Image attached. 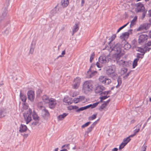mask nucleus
I'll return each mask as SVG.
<instances>
[{
    "label": "nucleus",
    "instance_id": "f257e3e1",
    "mask_svg": "<svg viewBox=\"0 0 151 151\" xmlns=\"http://www.w3.org/2000/svg\"><path fill=\"white\" fill-rule=\"evenodd\" d=\"M93 89V82L90 80L85 81L83 86L82 91L86 94H87L92 91Z\"/></svg>",
    "mask_w": 151,
    "mask_h": 151
},
{
    "label": "nucleus",
    "instance_id": "f03ea898",
    "mask_svg": "<svg viewBox=\"0 0 151 151\" xmlns=\"http://www.w3.org/2000/svg\"><path fill=\"white\" fill-rule=\"evenodd\" d=\"M136 12H142V16L141 19H143L145 17L147 11L145 10L143 5L141 3H139L137 4V8L135 9Z\"/></svg>",
    "mask_w": 151,
    "mask_h": 151
},
{
    "label": "nucleus",
    "instance_id": "7ed1b4c3",
    "mask_svg": "<svg viewBox=\"0 0 151 151\" xmlns=\"http://www.w3.org/2000/svg\"><path fill=\"white\" fill-rule=\"evenodd\" d=\"M150 27V24L147 23H145L141 25L137 29V31H143L144 33L148 32L150 37H151V32L148 31L147 30Z\"/></svg>",
    "mask_w": 151,
    "mask_h": 151
},
{
    "label": "nucleus",
    "instance_id": "20e7f679",
    "mask_svg": "<svg viewBox=\"0 0 151 151\" xmlns=\"http://www.w3.org/2000/svg\"><path fill=\"white\" fill-rule=\"evenodd\" d=\"M9 4V1L8 0L6 1L5 4L4 8L2 9V13L0 17V21H1L3 20L6 16L7 13V8Z\"/></svg>",
    "mask_w": 151,
    "mask_h": 151
},
{
    "label": "nucleus",
    "instance_id": "39448f33",
    "mask_svg": "<svg viewBox=\"0 0 151 151\" xmlns=\"http://www.w3.org/2000/svg\"><path fill=\"white\" fill-rule=\"evenodd\" d=\"M115 67L114 65L106 67L105 68L106 73L108 76H112L115 71Z\"/></svg>",
    "mask_w": 151,
    "mask_h": 151
},
{
    "label": "nucleus",
    "instance_id": "423d86ee",
    "mask_svg": "<svg viewBox=\"0 0 151 151\" xmlns=\"http://www.w3.org/2000/svg\"><path fill=\"white\" fill-rule=\"evenodd\" d=\"M32 113V110L29 109L27 111V113H24L23 116L25 121L26 122V124H28L30 122L32 119L31 115Z\"/></svg>",
    "mask_w": 151,
    "mask_h": 151
},
{
    "label": "nucleus",
    "instance_id": "0eeeda50",
    "mask_svg": "<svg viewBox=\"0 0 151 151\" xmlns=\"http://www.w3.org/2000/svg\"><path fill=\"white\" fill-rule=\"evenodd\" d=\"M115 59L116 63L120 65H122L124 66H127L126 63L127 62L122 59V58L120 56V54H118L116 55L114 57Z\"/></svg>",
    "mask_w": 151,
    "mask_h": 151
},
{
    "label": "nucleus",
    "instance_id": "6e6552de",
    "mask_svg": "<svg viewBox=\"0 0 151 151\" xmlns=\"http://www.w3.org/2000/svg\"><path fill=\"white\" fill-rule=\"evenodd\" d=\"M148 38V36L147 35H141L139 37L138 42L141 45L145 43L146 42Z\"/></svg>",
    "mask_w": 151,
    "mask_h": 151
},
{
    "label": "nucleus",
    "instance_id": "1a4fd4ad",
    "mask_svg": "<svg viewBox=\"0 0 151 151\" xmlns=\"http://www.w3.org/2000/svg\"><path fill=\"white\" fill-rule=\"evenodd\" d=\"M47 104L49 108L53 109L55 107L57 104V101L55 99L50 98V101H49Z\"/></svg>",
    "mask_w": 151,
    "mask_h": 151
},
{
    "label": "nucleus",
    "instance_id": "9d476101",
    "mask_svg": "<svg viewBox=\"0 0 151 151\" xmlns=\"http://www.w3.org/2000/svg\"><path fill=\"white\" fill-rule=\"evenodd\" d=\"M28 99L31 102L34 101L35 98V94L34 91L32 90H29L27 93Z\"/></svg>",
    "mask_w": 151,
    "mask_h": 151
},
{
    "label": "nucleus",
    "instance_id": "9b49d317",
    "mask_svg": "<svg viewBox=\"0 0 151 151\" xmlns=\"http://www.w3.org/2000/svg\"><path fill=\"white\" fill-rule=\"evenodd\" d=\"M132 29H130L128 32H125L122 34L120 36V38L123 40H125L127 39L129 37V35L132 33Z\"/></svg>",
    "mask_w": 151,
    "mask_h": 151
},
{
    "label": "nucleus",
    "instance_id": "f8f14e48",
    "mask_svg": "<svg viewBox=\"0 0 151 151\" xmlns=\"http://www.w3.org/2000/svg\"><path fill=\"white\" fill-rule=\"evenodd\" d=\"M74 83L73 88L74 89H77L79 87L81 82V79L79 78H76L74 80Z\"/></svg>",
    "mask_w": 151,
    "mask_h": 151
},
{
    "label": "nucleus",
    "instance_id": "ddd939ff",
    "mask_svg": "<svg viewBox=\"0 0 151 151\" xmlns=\"http://www.w3.org/2000/svg\"><path fill=\"white\" fill-rule=\"evenodd\" d=\"M105 90V88L103 86L99 85L97 86L95 89V92L96 93H99Z\"/></svg>",
    "mask_w": 151,
    "mask_h": 151
},
{
    "label": "nucleus",
    "instance_id": "4468645a",
    "mask_svg": "<svg viewBox=\"0 0 151 151\" xmlns=\"http://www.w3.org/2000/svg\"><path fill=\"white\" fill-rule=\"evenodd\" d=\"M118 45L117 44L116 45H114L112 46L110 45V46L111 50H114L118 53H119L121 51V49L120 47H119Z\"/></svg>",
    "mask_w": 151,
    "mask_h": 151
},
{
    "label": "nucleus",
    "instance_id": "2eb2a0df",
    "mask_svg": "<svg viewBox=\"0 0 151 151\" xmlns=\"http://www.w3.org/2000/svg\"><path fill=\"white\" fill-rule=\"evenodd\" d=\"M97 72L96 71H94L93 72H91V68L89 69V70L88 71L87 73V77L88 78H90L93 76L95 75L96 74Z\"/></svg>",
    "mask_w": 151,
    "mask_h": 151
},
{
    "label": "nucleus",
    "instance_id": "dca6fc26",
    "mask_svg": "<svg viewBox=\"0 0 151 151\" xmlns=\"http://www.w3.org/2000/svg\"><path fill=\"white\" fill-rule=\"evenodd\" d=\"M142 123L140 124L139 125V124L137 125L136 126V127H137V128H138L137 129H135L134 131V133L132 135H131L130 136V137H132L134 136H135L136 134L138 133L140 129V127H141V125L142 124Z\"/></svg>",
    "mask_w": 151,
    "mask_h": 151
},
{
    "label": "nucleus",
    "instance_id": "f3484780",
    "mask_svg": "<svg viewBox=\"0 0 151 151\" xmlns=\"http://www.w3.org/2000/svg\"><path fill=\"white\" fill-rule=\"evenodd\" d=\"M99 62L102 64H105L107 62L105 57L101 56L99 58Z\"/></svg>",
    "mask_w": 151,
    "mask_h": 151
},
{
    "label": "nucleus",
    "instance_id": "a211bd4d",
    "mask_svg": "<svg viewBox=\"0 0 151 151\" xmlns=\"http://www.w3.org/2000/svg\"><path fill=\"white\" fill-rule=\"evenodd\" d=\"M27 129V128L26 125L21 124L19 127V131L20 132H25Z\"/></svg>",
    "mask_w": 151,
    "mask_h": 151
},
{
    "label": "nucleus",
    "instance_id": "6ab92c4d",
    "mask_svg": "<svg viewBox=\"0 0 151 151\" xmlns=\"http://www.w3.org/2000/svg\"><path fill=\"white\" fill-rule=\"evenodd\" d=\"M42 99L43 102L46 104H47L50 100L49 97L46 95H43Z\"/></svg>",
    "mask_w": 151,
    "mask_h": 151
},
{
    "label": "nucleus",
    "instance_id": "aec40b11",
    "mask_svg": "<svg viewBox=\"0 0 151 151\" xmlns=\"http://www.w3.org/2000/svg\"><path fill=\"white\" fill-rule=\"evenodd\" d=\"M106 78L107 77L106 76H101L99 77V80L100 82L102 83L103 84H105Z\"/></svg>",
    "mask_w": 151,
    "mask_h": 151
},
{
    "label": "nucleus",
    "instance_id": "412c9836",
    "mask_svg": "<svg viewBox=\"0 0 151 151\" xmlns=\"http://www.w3.org/2000/svg\"><path fill=\"white\" fill-rule=\"evenodd\" d=\"M137 19V16H135L131 22L130 26V27H132L133 26L134 24H136Z\"/></svg>",
    "mask_w": 151,
    "mask_h": 151
},
{
    "label": "nucleus",
    "instance_id": "4be33fe9",
    "mask_svg": "<svg viewBox=\"0 0 151 151\" xmlns=\"http://www.w3.org/2000/svg\"><path fill=\"white\" fill-rule=\"evenodd\" d=\"M42 114L43 117L48 116L49 115V113L47 110L44 109L42 111Z\"/></svg>",
    "mask_w": 151,
    "mask_h": 151
},
{
    "label": "nucleus",
    "instance_id": "5701e85b",
    "mask_svg": "<svg viewBox=\"0 0 151 151\" xmlns=\"http://www.w3.org/2000/svg\"><path fill=\"white\" fill-rule=\"evenodd\" d=\"M20 96L22 101L24 103H25L27 100V97L25 95L22 93L21 91L20 92Z\"/></svg>",
    "mask_w": 151,
    "mask_h": 151
},
{
    "label": "nucleus",
    "instance_id": "b1692460",
    "mask_svg": "<svg viewBox=\"0 0 151 151\" xmlns=\"http://www.w3.org/2000/svg\"><path fill=\"white\" fill-rule=\"evenodd\" d=\"M69 0H62L61 4L62 6L64 7L67 6L69 4Z\"/></svg>",
    "mask_w": 151,
    "mask_h": 151
},
{
    "label": "nucleus",
    "instance_id": "393cba45",
    "mask_svg": "<svg viewBox=\"0 0 151 151\" xmlns=\"http://www.w3.org/2000/svg\"><path fill=\"white\" fill-rule=\"evenodd\" d=\"M79 29V27L77 24H75L73 27L72 29L73 33L72 35H73L74 33L78 31Z\"/></svg>",
    "mask_w": 151,
    "mask_h": 151
},
{
    "label": "nucleus",
    "instance_id": "a878e982",
    "mask_svg": "<svg viewBox=\"0 0 151 151\" xmlns=\"http://www.w3.org/2000/svg\"><path fill=\"white\" fill-rule=\"evenodd\" d=\"M68 114L66 113H64L63 114L59 115L58 117V120H61L63 119L66 116H67Z\"/></svg>",
    "mask_w": 151,
    "mask_h": 151
},
{
    "label": "nucleus",
    "instance_id": "bb28decb",
    "mask_svg": "<svg viewBox=\"0 0 151 151\" xmlns=\"http://www.w3.org/2000/svg\"><path fill=\"white\" fill-rule=\"evenodd\" d=\"M63 101L65 102L64 104L66 105H68L71 104V102L70 101V100L66 98H65L64 99Z\"/></svg>",
    "mask_w": 151,
    "mask_h": 151
},
{
    "label": "nucleus",
    "instance_id": "cd10ccee",
    "mask_svg": "<svg viewBox=\"0 0 151 151\" xmlns=\"http://www.w3.org/2000/svg\"><path fill=\"white\" fill-rule=\"evenodd\" d=\"M136 50L137 51L143 54H145V50L143 48L137 47L136 48Z\"/></svg>",
    "mask_w": 151,
    "mask_h": 151
},
{
    "label": "nucleus",
    "instance_id": "c85d7f7f",
    "mask_svg": "<svg viewBox=\"0 0 151 151\" xmlns=\"http://www.w3.org/2000/svg\"><path fill=\"white\" fill-rule=\"evenodd\" d=\"M130 137H131L129 136L127 137V138H124L122 142L125 144L126 143V145L131 140Z\"/></svg>",
    "mask_w": 151,
    "mask_h": 151
},
{
    "label": "nucleus",
    "instance_id": "c756f323",
    "mask_svg": "<svg viewBox=\"0 0 151 151\" xmlns=\"http://www.w3.org/2000/svg\"><path fill=\"white\" fill-rule=\"evenodd\" d=\"M138 60L136 58L135 59L133 63V68H134L137 65V62Z\"/></svg>",
    "mask_w": 151,
    "mask_h": 151
},
{
    "label": "nucleus",
    "instance_id": "7c9ffc66",
    "mask_svg": "<svg viewBox=\"0 0 151 151\" xmlns=\"http://www.w3.org/2000/svg\"><path fill=\"white\" fill-rule=\"evenodd\" d=\"M99 103V102H97L95 103H93V104H89L90 108L91 109H93L96 107Z\"/></svg>",
    "mask_w": 151,
    "mask_h": 151
},
{
    "label": "nucleus",
    "instance_id": "2f4dec72",
    "mask_svg": "<svg viewBox=\"0 0 151 151\" xmlns=\"http://www.w3.org/2000/svg\"><path fill=\"white\" fill-rule=\"evenodd\" d=\"M33 119L36 121H38L39 120V117L37 114L35 112H34L33 114L32 115Z\"/></svg>",
    "mask_w": 151,
    "mask_h": 151
},
{
    "label": "nucleus",
    "instance_id": "473e14b6",
    "mask_svg": "<svg viewBox=\"0 0 151 151\" xmlns=\"http://www.w3.org/2000/svg\"><path fill=\"white\" fill-rule=\"evenodd\" d=\"M144 54H140L139 53H137V58H136L139 60V58L142 59L143 58Z\"/></svg>",
    "mask_w": 151,
    "mask_h": 151
},
{
    "label": "nucleus",
    "instance_id": "72a5a7b5",
    "mask_svg": "<svg viewBox=\"0 0 151 151\" xmlns=\"http://www.w3.org/2000/svg\"><path fill=\"white\" fill-rule=\"evenodd\" d=\"M116 37V34H114L111 37L110 40H111L109 42V45L110 46L111 45V42L113 40H114V39Z\"/></svg>",
    "mask_w": 151,
    "mask_h": 151
},
{
    "label": "nucleus",
    "instance_id": "f704fd0d",
    "mask_svg": "<svg viewBox=\"0 0 151 151\" xmlns=\"http://www.w3.org/2000/svg\"><path fill=\"white\" fill-rule=\"evenodd\" d=\"M131 47V45L128 43H127L125 44L124 46V48L125 49L128 50Z\"/></svg>",
    "mask_w": 151,
    "mask_h": 151
},
{
    "label": "nucleus",
    "instance_id": "c9c22d12",
    "mask_svg": "<svg viewBox=\"0 0 151 151\" xmlns=\"http://www.w3.org/2000/svg\"><path fill=\"white\" fill-rule=\"evenodd\" d=\"M79 101H81L82 102H84L85 101V97L84 96H80L78 98Z\"/></svg>",
    "mask_w": 151,
    "mask_h": 151
},
{
    "label": "nucleus",
    "instance_id": "e433bc0d",
    "mask_svg": "<svg viewBox=\"0 0 151 151\" xmlns=\"http://www.w3.org/2000/svg\"><path fill=\"white\" fill-rule=\"evenodd\" d=\"M6 115V114L4 112V111L2 110H0V116L1 117H3Z\"/></svg>",
    "mask_w": 151,
    "mask_h": 151
},
{
    "label": "nucleus",
    "instance_id": "4c0bfd02",
    "mask_svg": "<svg viewBox=\"0 0 151 151\" xmlns=\"http://www.w3.org/2000/svg\"><path fill=\"white\" fill-rule=\"evenodd\" d=\"M97 114H93L91 116L89 117L88 118V119L90 120H92L95 119L96 117Z\"/></svg>",
    "mask_w": 151,
    "mask_h": 151
},
{
    "label": "nucleus",
    "instance_id": "58836bf2",
    "mask_svg": "<svg viewBox=\"0 0 151 151\" xmlns=\"http://www.w3.org/2000/svg\"><path fill=\"white\" fill-rule=\"evenodd\" d=\"M117 82L118 85L116 86V87L117 88H118L120 86V85H121L122 83V80L120 78H118Z\"/></svg>",
    "mask_w": 151,
    "mask_h": 151
},
{
    "label": "nucleus",
    "instance_id": "ea45409f",
    "mask_svg": "<svg viewBox=\"0 0 151 151\" xmlns=\"http://www.w3.org/2000/svg\"><path fill=\"white\" fill-rule=\"evenodd\" d=\"M106 105L104 103L99 108V110L100 111H102L103 109L106 106Z\"/></svg>",
    "mask_w": 151,
    "mask_h": 151
},
{
    "label": "nucleus",
    "instance_id": "a19ab883",
    "mask_svg": "<svg viewBox=\"0 0 151 151\" xmlns=\"http://www.w3.org/2000/svg\"><path fill=\"white\" fill-rule=\"evenodd\" d=\"M129 22H128L126 24H124L123 26H122V27L119 28L117 32V33H118V32H119L121 30H122V29H123L125 27H126L129 24Z\"/></svg>",
    "mask_w": 151,
    "mask_h": 151
},
{
    "label": "nucleus",
    "instance_id": "79ce46f5",
    "mask_svg": "<svg viewBox=\"0 0 151 151\" xmlns=\"http://www.w3.org/2000/svg\"><path fill=\"white\" fill-rule=\"evenodd\" d=\"M148 46H148L146 44L145 45L144 47V49L145 50V52L147 51H149L151 49V48L149 47Z\"/></svg>",
    "mask_w": 151,
    "mask_h": 151
},
{
    "label": "nucleus",
    "instance_id": "37998d69",
    "mask_svg": "<svg viewBox=\"0 0 151 151\" xmlns=\"http://www.w3.org/2000/svg\"><path fill=\"white\" fill-rule=\"evenodd\" d=\"M109 96H105L100 97L99 99H100V101H102L104 100L109 97Z\"/></svg>",
    "mask_w": 151,
    "mask_h": 151
},
{
    "label": "nucleus",
    "instance_id": "c03bdc74",
    "mask_svg": "<svg viewBox=\"0 0 151 151\" xmlns=\"http://www.w3.org/2000/svg\"><path fill=\"white\" fill-rule=\"evenodd\" d=\"M91 123V122H88L86 123L85 124H83L81 126V128H83L85 127H87L89 124H90Z\"/></svg>",
    "mask_w": 151,
    "mask_h": 151
},
{
    "label": "nucleus",
    "instance_id": "a18cd8bd",
    "mask_svg": "<svg viewBox=\"0 0 151 151\" xmlns=\"http://www.w3.org/2000/svg\"><path fill=\"white\" fill-rule=\"evenodd\" d=\"M127 69L126 68H123L121 70V73L123 74H125L127 72Z\"/></svg>",
    "mask_w": 151,
    "mask_h": 151
},
{
    "label": "nucleus",
    "instance_id": "49530a36",
    "mask_svg": "<svg viewBox=\"0 0 151 151\" xmlns=\"http://www.w3.org/2000/svg\"><path fill=\"white\" fill-rule=\"evenodd\" d=\"M126 145V143H124L123 142L121 143L119 147V149L121 150Z\"/></svg>",
    "mask_w": 151,
    "mask_h": 151
},
{
    "label": "nucleus",
    "instance_id": "de8ad7c7",
    "mask_svg": "<svg viewBox=\"0 0 151 151\" xmlns=\"http://www.w3.org/2000/svg\"><path fill=\"white\" fill-rule=\"evenodd\" d=\"M96 65L98 68H101L103 66L102 64L100 63L99 61L96 62Z\"/></svg>",
    "mask_w": 151,
    "mask_h": 151
},
{
    "label": "nucleus",
    "instance_id": "09e8293b",
    "mask_svg": "<svg viewBox=\"0 0 151 151\" xmlns=\"http://www.w3.org/2000/svg\"><path fill=\"white\" fill-rule=\"evenodd\" d=\"M95 55V53L94 52H93L91 55V56L90 58V62L91 63L93 59L94 58V56Z\"/></svg>",
    "mask_w": 151,
    "mask_h": 151
},
{
    "label": "nucleus",
    "instance_id": "8fccbe9b",
    "mask_svg": "<svg viewBox=\"0 0 151 151\" xmlns=\"http://www.w3.org/2000/svg\"><path fill=\"white\" fill-rule=\"evenodd\" d=\"M111 82V80L108 78H107L105 84L106 85H108Z\"/></svg>",
    "mask_w": 151,
    "mask_h": 151
},
{
    "label": "nucleus",
    "instance_id": "3c124183",
    "mask_svg": "<svg viewBox=\"0 0 151 151\" xmlns=\"http://www.w3.org/2000/svg\"><path fill=\"white\" fill-rule=\"evenodd\" d=\"M93 128V127L92 126H91L90 127H89L88 128L87 130L86 131L87 133H89L92 130Z\"/></svg>",
    "mask_w": 151,
    "mask_h": 151
},
{
    "label": "nucleus",
    "instance_id": "603ef678",
    "mask_svg": "<svg viewBox=\"0 0 151 151\" xmlns=\"http://www.w3.org/2000/svg\"><path fill=\"white\" fill-rule=\"evenodd\" d=\"M73 101L75 103H77L80 102L79 99L78 98H75L73 99Z\"/></svg>",
    "mask_w": 151,
    "mask_h": 151
},
{
    "label": "nucleus",
    "instance_id": "864d4df0",
    "mask_svg": "<svg viewBox=\"0 0 151 151\" xmlns=\"http://www.w3.org/2000/svg\"><path fill=\"white\" fill-rule=\"evenodd\" d=\"M84 110V107H82L80 108L79 109H77L76 112H78L80 111H83Z\"/></svg>",
    "mask_w": 151,
    "mask_h": 151
},
{
    "label": "nucleus",
    "instance_id": "5fc2aeb1",
    "mask_svg": "<svg viewBox=\"0 0 151 151\" xmlns=\"http://www.w3.org/2000/svg\"><path fill=\"white\" fill-rule=\"evenodd\" d=\"M147 147L146 146L143 145L142 147V151H146Z\"/></svg>",
    "mask_w": 151,
    "mask_h": 151
},
{
    "label": "nucleus",
    "instance_id": "6e6d98bb",
    "mask_svg": "<svg viewBox=\"0 0 151 151\" xmlns=\"http://www.w3.org/2000/svg\"><path fill=\"white\" fill-rule=\"evenodd\" d=\"M130 73V72H129L127 73L126 74H125V75L124 76H123L124 78V79L127 78L128 76L129 75Z\"/></svg>",
    "mask_w": 151,
    "mask_h": 151
},
{
    "label": "nucleus",
    "instance_id": "4d7b16f0",
    "mask_svg": "<svg viewBox=\"0 0 151 151\" xmlns=\"http://www.w3.org/2000/svg\"><path fill=\"white\" fill-rule=\"evenodd\" d=\"M34 50V48L33 47H31L30 50L29 51V52L30 53L32 54L33 53Z\"/></svg>",
    "mask_w": 151,
    "mask_h": 151
},
{
    "label": "nucleus",
    "instance_id": "13d9d810",
    "mask_svg": "<svg viewBox=\"0 0 151 151\" xmlns=\"http://www.w3.org/2000/svg\"><path fill=\"white\" fill-rule=\"evenodd\" d=\"M23 108L24 109H27L28 108V106L25 104H23Z\"/></svg>",
    "mask_w": 151,
    "mask_h": 151
},
{
    "label": "nucleus",
    "instance_id": "bf43d9fd",
    "mask_svg": "<svg viewBox=\"0 0 151 151\" xmlns=\"http://www.w3.org/2000/svg\"><path fill=\"white\" fill-rule=\"evenodd\" d=\"M68 109L69 110H71L73 109V106H70L68 107Z\"/></svg>",
    "mask_w": 151,
    "mask_h": 151
},
{
    "label": "nucleus",
    "instance_id": "052dcab7",
    "mask_svg": "<svg viewBox=\"0 0 151 151\" xmlns=\"http://www.w3.org/2000/svg\"><path fill=\"white\" fill-rule=\"evenodd\" d=\"M69 144L64 145L62 146L61 148H63L64 147H67L69 146Z\"/></svg>",
    "mask_w": 151,
    "mask_h": 151
},
{
    "label": "nucleus",
    "instance_id": "680f3d73",
    "mask_svg": "<svg viewBox=\"0 0 151 151\" xmlns=\"http://www.w3.org/2000/svg\"><path fill=\"white\" fill-rule=\"evenodd\" d=\"M146 45L149 46H150L151 45V41H148Z\"/></svg>",
    "mask_w": 151,
    "mask_h": 151
},
{
    "label": "nucleus",
    "instance_id": "e2e57ef3",
    "mask_svg": "<svg viewBox=\"0 0 151 151\" xmlns=\"http://www.w3.org/2000/svg\"><path fill=\"white\" fill-rule=\"evenodd\" d=\"M84 110L87 109H88L90 108V106L89 105L86 106H85L84 107Z\"/></svg>",
    "mask_w": 151,
    "mask_h": 151
},
{
    "label": "nucleus",
    "instance_id": "0e129e2a",
    "mask_svg": "<svg viewBox=\"0 0 151 151\" xmlns=\"http://www.w3.org/2000/svg\"><path fill=\"white\" fill-rule=\"evenodd\" d=\"M101 94L102 95H104L105 96H107V93H106V91H104L103 92H102L101 93Z\"/></svg>",
    "mask_w": 151,
    "mask_h": 151
},
{
    "label": "nucleus",
    "instance_id": "69168bd1",
    "mask_svg": "<svg viewBox=\"0 0 151 151\" xmlns=\"http://www.w3.org/2000/svg\"><path fill=\"white\" fill-rule=\"evenodd\" d=\"M97 123H96V122H94L93 124L91 125V126H92L93 127V128L97 124Z\"/></svg>",
    "mask_w": 151,
    "mask_h": 151
},
{
    "label": "nucleus",
    "instance_id": "338daca9",
    "mask_svg": "<svg viewBox=\"0 0 151 151\" xmlns=\"http://www.w3.org/2000/svg\"><path fill=\"white\" fill-rule=\"evenodd\" d=\"M110 101V99H109L107 101H106V102H105L104 103V104H106V105H107V104L109 103V101Z\"/></svg>",
    "mask_w": 151,
    "mask_h": 151
},
{
    "label": "nucleus",
    "instance_id": "774afa93",
    "mask_svg": "<svg viewBox=\"0 0 151 151\" xmlns=\"http://www.w3.org/2000/svg\"><path fill=\"white\" fill-rule=\"evenodd\" d=\"M118 149L116 148H115L112 149V151H117Z\"/></svg>",
    "mask_w": 151,
    "mask_h": 151
}]
</instances>
